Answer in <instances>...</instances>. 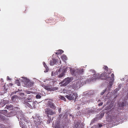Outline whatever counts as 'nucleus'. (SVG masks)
<instances>
[{
  "mask_svg": "<svg viewBox=\"0 0 128 128\" xmlns=\"http://www.w3.org/2000/svg\"><path fill=\"white\" fill-rule=\"evenodd\" d=\"M18 92V91H15V92H11V93L10 94V96H11V95H12L14 94H16V92Z\"/></svg>",
  "mask_w": 128,
  "mask_h": 128,
  "instance_id": "473e14b6",
  "label": "nucleus"
},
{
  "mask_svg": "<svg viewBox=\"0 0 128 128\" xmlns=\"http://www.w3.org/2000/svg\"><path fill=\"white\" fill-rule=\"evenodd\" d=\"M13 85V84L12 83H9L8 84V86H12Z\"/></svg>",
  "mask_w": 128,
  "mask_h": 128,
  "instance_id": "58836bf2",
  "label": "nucleus"
},
{
  "mask_svg": "<svg viewBox=\"0 0 128 128\" xmlns=\"http://www.w3.org/2000/svg\"><path fill=\"white\" fill-rule=\"evenodd\" d=\"M103 104V103L102 102H101L98 104L99 106H102Z\"/></svg>",
  "mask_w": 128,
  "mask_h": 128,
  "instance_id": "a19ab883",
  "label": "nucleus"
},
{
  "mask_svg": "<svg viewBox=\"0 0 128 128\" xmlns=\"http://www.w3.org/2000/svg\"><path fill=\"white\" fill-rule=\"evenodd\" d=\"M32 96V95H31L30 96Z\"/></svg>",
  "mask_w": 128,
  "mask_h": 128,
  "instance_id": "3c124183",
  "label": "nucleus"
},
{
  "mask_svg": "<svg viewBox=\"0 0 128 128\" xmlns=\"http://www.w3.org/2000/svg\"><path fill=\"white\" fill-rule=\"evenodd\" d=\"M77 96L78 95L76 93L70 92L66 96V97L68 100H73L74 98L75 99H76L78 97Z\"/></svg>",
  "mask_w": 128,
  "mask_h": 128,
  "instance_id": "39448f33",
  "label": "nucleus"
},
{
  "mask_svg": "<svg viewBox=\"0 0 128 128\" xmlns=\"http://www.w3.org/2000/svg\"><path fill=\"white\" fill-rule=\"evenodd\" d=\"M24 101H26L28 102H29L30 103L32 101V100L31 98H28L25 100Z\"/></svg>",
  "mask_w": 128,
  "mask_h": 128,
  "instance_id": "412c9836",
  "label": "nucleus"
},
{
  "mask_svg": "<svg viewBox=\"0 0 128 128\" xmlns=\"http://www.w3.org/2000/svg\"><path fill=\"white\" fill-rule=\"evenodd\" d=\"M42 86L45 89L48 90H52V88L49 87L48 86H45L44 84H42Z\"/></svg>",
  "mask_w": 128,
  "mask_h": 128,
  "instance_id": "dca6fc26",
  "label": "nucleus"
},
{
  "mask_svg": "<svg viewBox=\"0 0 128 128\" xmlns=\"http://www.w3.org/2000/svg\"><path fill=\"white\" fill-rule=\"evenodd\" d=\"M58 68H55V70H54V71H52V76H54L56 75H57L58 74V72L57 70Z\"/></svg>",
  "mask_w": 128,
  "mask_h": 128,
  "instance_id": "2eb2a0df",
  "label": "nucleus"
},
{
  "mask_svg": "<svg viewBox=\"0 0 128 128\" xmlns=\"http://www.w3.org/2000/svg\"><path fill=\"white\" fill-rule=\"evenodd\" d=\"M22 79H21L22 81L24 82L26 85L29 86L31 85L32 84L31 82L28 79L24 77H22Z\"/></svg>",
  "mask_w": 128,
  "mask_h": 128,
  "instance_id": "1a4fd4ad",
  "label": "nucleus"
},
{
  "mask_svg": "<svg viewBox=\"0 0 128 128\" xmlns=\"http://www.w3.org/2000/svg\"><path fill=\"white\" fill-rule=\"evenodd\" d=\"M116 120V121H118V120Z\"/></svg>",
  "mask_w": 128,
  "mask_h": 128,
  "instance_id": "603ef678",
  "label": "nucleus"
},
{
  "mask_svg": "<svg viewBox=\"0 0 128 128\" xmlns=\"http://www.w3.org/2000/svg\"><path fill=\"white\" fill-rule=\"evenodd\" d=\"M57 68L58 70V72H60L61 71H62V70L63 69V68H62H62H60L59 69H58V68Z\"/></svg>",
  "mask_w": 128,
  "mask_h": 128,
  "instance_id": "72a5a7b5",
  "label": "nucleus"
},
{
  "mask_svg": "<svg viewBox=\"0 0 128 128\" xmlns=\"http://www.w3.org/2000/svg\"><path fill=\"white\" fill-rule=\"evenodd\" d=\"M50 119H49V120H48V121H47V124H49L50 122Z\"/></svg>",
  "mask_w": 128,
  "mask_h": 128,
  "instance_id": "ea45409f",
  "label": "nucleus"
},
{
  "mask_svg": "<svg viewBox=\"0 0 128 128\" xmlns=\"http://www.w3.org/2000/svg\"><path fill=\"white\" fill-rule=\"evenodd\" d=\"M19 94L21 96L20 97H22L21 99H22V97L24 96V94L23 93H20Z\"/></svg>",
  "mask_w": 128,
  "mask_h": 128,
  "instance_id": "7c9ffc66",
  "label": "nucleus"
},
{
  "mask_svg": "<svg viewBox=\"0 0 128 128\" xmlns=\"http://www.w3.org/2000/svg\"><path fill=\"white\" fill-rule=\"evenodd\" d=\"M15 83L18 86L20 85V83L19 80H16V81Z\"/></svg>",
  "mask_w": 128,
  "mask_h": 128,
  "instance_id": "cd10ccee",
  "label": "nucleus"
},
{
  "mask_svg": "<svg viewBox=\"0 0 128 128\" xmlns=\"http://www.w3.org/2000/svg\"><path fill=\"white\" fill-rule=\"evenodd\" d=\"M6 108L9 110H12L13 108V106L11 105H6Z\"/></svg>",
  "mask_w": 128,
  "mask_h": 128,
  "instance_id": "aec40b11",
  "label": "nucleus"
},
{
  "mask_svg": "<svg viewBox=\"0 0 128 128\" xmlns=\"http://www.w3.org/2000/svg\"><path fill=\"white\" fill-rule=\"evenodd\" d=\"M52 63H53L52 62Z\"/></svg>",
  "mask_w": 128,
  "mask_h": 128,
  "instance_id": "864d4df0",
  "label": "nucleus"
},
{
  "mask_svg": "<svg viewBox=\"0 0 128 128\" xmlns=\"http://www.w3.org/2000/svg\"><path fill=\"white\" fill-rule=\"evenodd\" d=\"M42 94L41 93L38 94L36 95V97L37 99H40L41 97Z\"/></svg>",
  "mask_w": 128,
  "mask_h": 128,
  "instance_id": "393cba45",
  "label": "nucleus"
},
{
  "mask_svg": "<svg viewBox=\"0 0 128 128\" xmlns=\"http://www.w3.org/2000/svg\"><path fill=\"white\" fill-rule=\"evenodd\" d=\"M61 58L64 61L66 60L67 59L66 56L64 55L62 56L61 57Z\"/></svg>",
  "mask_w": 128,
  "mask_h": 128,
  "instance_id": "5701e85b",
  "label": "nucleus"
},
{
  "mask_svg": "<svg viewBox=\"0 0 128 128\" xmlns=\"http://www.w3.org/2000/svg\"><path fill=\"white\" fill-rule=\"evenodd\" d=\"M18 118L20 124V127L22 128H25V125L22 122V120L24 119L23 115L22 112H20V114H18Z\"/></svg>",
  "mask_w": 128,
  "mask_h": 128,
  "instance_id": "423d86ee",
  "label": "nucleus"
},
{
  "mask_svg": "<svg viewBox=\"0 0 128 128\" xmlns=\"http://www.w3.org/2000/svg\"><path fill=\"white\" fill-rule=\"evenodd\" d=\"M90 72H92L93 74L96 73L95 71L94 70H90Z\"/></svg>",
  "mask_w": 128,
  "mask_h": 128,
  "instance_id": "e433bc0d",
  "label": "nucleus"
},
{
  "mask_svg": "<svg viewBox=\"0 0 128 128\" xmlns=\"http://www.w3.org/2000/svg\"><path fill=\"white\" fill-rule=\"evenodd\" d=\"M70 70L71 73L73 75H75L77 74H81L84 72L83 69L81 68H70Z\"/></svg>",
  "mask_w": 128,
  "mask_h": 128,
  "instance_id": "20e7f679",
  "label": "nucleus"
},
{
  "mask_svg": "<svg viewBox=\"0 0 128 128\" xmlns=\"http://www.w3.org/2000/svg\"><path fill=\"white\" fill-rule=\"evenodd\" d=\"M64 52V51L61 50H59L56 53L57 54H61Z\"/></svg>",
  "mask_w": 128,
  "mask_h": 128,
  "instance_id": "b1692460",
  "label": "nucleus"
},
{
  "mask_svg": "<svg viewBox=\"0 0 128 128\" xmlns=\"http://www.w3.org/2000/svg\"><path fill=\"white\" fill-rule=\"evenodd\" d=\"M8 103L9 101L6 100V98H4L3 100H1L0 102V106H3Z\"/></svg>",
  "mask_w": 128,
  "mask_h": 128,
  "instance_id": "f8f14e48",
  "label": "nucleus"
},
{
  "mask_svg": "<svg viewBox=\"0 0 128 128\" xmlns=\"http://www.w3.org/2000/svg\"><path fill=\"white\" fill-rule=\"evenodd\" d=\"M1 80L2 82H3V80H2V79Z\"/></svg>",
  "mask_w": 128,
  "mask_h": 128,
  "instance_id": "a18cd8bd",
  "label": "nucleus"
},
{
  "mask_svg": "<svg viewBox=\"0 0 128 128\" xmlns=\"http://www.w3.org/2000/svg\"><path fill=\"white\" fill-rule=\"evenodd\" d=\"M24 92L26 94H30L31 92L30 91L26 90L24 91Z\"/></svg>",
  "mask_w": 128,
  "mask_h": 128,
  "instance_id": "c756f323",
  "label": "nucleus"
},
{
  "mask_svg": "<svg viewBox=\"0 0 128 128\" xmlns=\"http://www.w3.org/2000/svg\"><path fill=\"white\" fill-rule=\"evenodd\" d=\"M56 60L53 59L50 62V66H52L56 63Z\"/></svg>",
  "mask_w": 128,
  "mask_h": 128,
  "instance_id": "f3484780",
  "label": "nucleus"
},
{
  "mask_svg": "<svg viewBox=\"0 0 128 128\" xmlns=\"http://www.w3.org/2000/svg\"><path fill=\"white\" fill-rule=\"evenodd\" d=\"M65 75L63 71H62V72L61 74H60L58 75V76L59 78H61L63 77Z\"/></svg>",
  "mask_w": 128,
  "mask_h": 128,
  "instance_id": "4be33fe9",
  "label": "nucleus"
},
{
  "mask_svg": "<svg viewBox=\"0 0 128 128\" xmlns=\"http://www.w3.org/2000/svg\"><path fill=\"white\" fill-rule=\"evenodd\" d=\"M85 81V80L84 78H80L76 81L74 83H73L72 87L74 88L77 89L80 88V86H83L84 83H86Z\"/></svg>",
  "mask_w": 128,
  "mask_h": 128,
  "instance_id": "7ed1b4c3",
  "label": "nucleus"
},
{
  "mask_svg": "<svg viewBox=\"0 0 128 128\" xmlns=\"http://www.w3.org/2000/svg\"><path fill=\"white\" fill-rule=\"evenodd\" d=\"M67 68L66 67H65V68L64 67V69H63L62 70V71H63L64 72V73L65 72H66L67 71Z\"/></svg>",
  "mask_w": 128,
  "mask_h": 128,
  "instance_id": "c85d7f7f",
  "label": "nucleus"
},
{
  "mask_svg": "<svg viewBox=\"0 0 128 128\" xmlns=\"http://www.w3.org/2000/svg\"><path fill=\"white\" fill-rule=\"evenodd\" d=\"M24 104L25 105V106L26 108H32V105L30 104L26 101H24Z\"/></svg>",
  "mask_w": 128,
  "mask_h": 128,
  "instance_id": "4468645a",
  "label": "nucleus"
},
{
  "mask_svg": "<svg viewBox=\"0 0 128 128\" xmlns=\"http://www.w3.org/2000/svg\"><path fill=\"white\" fill-rule=\"evenodd\" d=\"M36 120L34 122V123L35 124V128H37L38 126L40 124H43V122L41 120V118L39 116H37L36 118Z\"/></svg>",
  "mask_w": 128,
  "mask_h": 128,
  "instance_id": "6e6552de",
  "label": "nucleus"
},
{
  "mask_svg": "<svg viewBox=\"0 0 128 128\" xmlns=\"http://www.w3.org/2000/svg\"><path fill=\"white\" fill-rule=\"evenodd\" d=\"M76 114L77 116H80V115H81L80 114V112H78Z\"/></svg>",
  "mask_w": 128,
  "mask_h": 128,
  "instance_id": "c9c22d12",
  "label": "nucleus"
},
{
  "mask_svg": "<svg viewBox=\"0 0 128 128\" xmlns=\"http://www.w3.org/2000/svg\"><path fill=\"white\" fill-rule=\"evenodd\" d=\"M60 99L61 100H64L65 101H66V99L63 96H60Z\"/></svg>",
  "mask_w": 128,
  "mask_h": 128,
  "instance_id": "2f4dec72",
  "label": "nucleus"
},
{
  "mask_svg": "<svg viewBox=\"0 0 128 128\" xmlns=\"http://www.w3.org/2000/svg\"><path fill=\"white\" fill-rule=\"evenodd\" d=\"M69 115H70V116H72V114H69Z\"/></svg>",
  "mask_w": 128,
  "mask_h": 128,
  "instance_id": "49530a36",
  "label": "nucleus"
},
{
  "mask_svg": "<svg viewBox=\"0 0 128 128\" xmlns=\"http://www.w3.org/2000/svg\"><path fill=\"white\" fill-rule=\"evenodd\" d=\"M3 111H6V112H6V111H7V110H3Z\"/></svg>",
  "mask_w": 128,
  "mask_h": 128,
  "instance_id": "de8ad7c7",
  "label": "nucleus"
},
{
  "mask_svg": "<svg viewBox=\"0 0 128 128\" xmlns=\"http://www.w3.org/2000/svg\"><path fill=\"white\" fill-rule=\"evenodd\" d=\"M60 124L59 123H56L55 126L54 123H53L52 126L53 127H54V128H60Z\"/></svg>",
  "mask_w": 128,
  "mask_h": 128,
  "instance_id": "a211bd4d",
  "label": "nucleus"
},
{
  "mask_svg": "<svg viewBox=\"0 0 128 128\" xmlns=\"http://www.w3.org/2000/svg\"><path fill=\"white\" fill-rule=\"evenodd\" d=\"M103 68L105 70H108V68L106 66H104Z\"/></svg>",
  "mask_w": 128,
  "mask_h": 128,
  "instance_id": "f704fd0d",
  "label": "nucleus"
},
{
  "mask_svg": "<svg viewBox=\"0 0 128 128\" xmlns=\"http://www.w3.org/2000/svg\"><path fill=\"white\" fill-rule=\"evenodd\" d=\"M31 105H32V108H35V102H33L32 101L31 102H30Z\"/></svg>",
  "mask_w": 128,
  "mask_h": 128,
  "instance_id": "bb28decb",
  "label": "nucleus"
},
{
  "mask_svg": "<svg viewBox=\"0 0 128 128\" xmlns=\"http://www.w3.org/2000/svg\"><path fill=\"white\" fill-rule=\"evenodd\" d=\"M103 124H98V127H101L103 126Z\"/></svg>",
  "mask_w": 128,
  "mask_h": 128,
  "instance_id": "4c0bfd02",
  "label": "nucleus"
},
{
  "mask_svg": "<svg viewBox=\"0 0 128 128\" xmlns=\"http://www.w3.org/2000/svg\"><path fill=\"white\" fill-rule=\"evenodd\" d=\"M43 64L44 66L46 68V70L44 71V72H47L49 70V69L48 67L47 66L46 64L44 62H43Z\"/></svg>",
  "mask_w": 128,
  "mask_h": 128,
  "instance_id": "6ab92c4d",
  "label": "nucleus"
},
{
  "mask_svg": "<svg viewBox=\"0 0 128 128\" xmlns=\"http://www.w3.org/2000/svg\"><path fill=\"white\" fill-rule=\"evenodd\" d=\"M32 118H33L34 119V118L33 117V116H32Z\"/></svg>",
  "mask_w": 128,
  "mask_h": 128,
  "instance_id": "8fccbe9b",
  "label": "nucleus"
},
{
  "mask_svg": "<svg viewBox=\"0 0 128 128\" xmlns=\"http://www.w3.org/2000/svg\"><path fill=\"white\" fill-rule=\"evenodd\" d=\"M61 108H60L58 110V111L59 112H60L61 110Z\"/></svg>",
  "mask_w": 128,
  "mask_h": 128,
  "instance_id": "c03bdc74",
  "label": "nucleus"
},
{
  "mask_svg": "<svg viewBox=\"0 0 128 128\" xmlns=\"http://www.w3.org/2000/svg\"><path fill=\"white\" fill-rule=\"evenodd\" d=\"M45 112L46 114L50 115H52L54 113L50 109L48 108L45 109Z\"/></svg>",
  "mask_w": 128,
  "mask_h": 128,
  "instance_id": "9b49d317",
  "label": "nucleus"
},
{
  "mask_svg": "<svg viewBox=\"0 0 128 128\" xmlns=\"http://www.w3.org/2000/svg\"><path fill=\"white\" fill-rule=\"evenodd\" d=\"M72 80V78H68L65 79L60 83L61 84L60 86H65L68 84Z\"/></svg>",
  "mask_w": 128,
  "mask_h": 128,
  "instance_id": "0eeeda50",
  "label": "nucleus"
},
{
  "mask_svg": "<svg viewBox=\"0 0 128 128\" xmlns=\"http://www.w3.org/2000/svg\"><path fill=\"white\" fill-rule=\"evenodd\" d=\"M66 114H65V115H64L63 116V118H66V117H67V116L66 115Z\"/></svg>",
  "mask_w": 128,
  "mask_h": 128,
  "instance_id": "79ce46f5",
  "label": "nucleus"
},
{
  "mask_svg": "<svg viewBox=\"0 0 128 128\" xmlns=\"http://www.w3.org/2000/svg\"><path fill=\"white\" fill-rule=\"evenodd\" d=\"M104 112H102L100 115L99 118L100 119L103 117L104 114Z\"/></svg>",
  "mask_w": 128,
  "mask_h": 128,
  "instance_id": "a878e982",
  "label": "nucleus"
},
{
  "mask_svg": "<svg viewBox=\"0 0 128 128\" xmlns=\"http://www.w3.org/2000/svg\"><path fill=\"white\" fill-rule=\"evenodd\" d=\"M106 72L105 73H103L100 74H94L92 75V76H88L89 79H88V80H87V81L88 80V82H90L91 81H95L96 79H106L105 75L106 73Z\"/></svg>",
  "mask_w": 128,
  "mask_h": 128,
  "instance_id": "f03ea898",
  "label": "nucleus"
},
{
  "mask_svg": "<svg viewBox=\"0 0 128 128\" xmlns=\"http://www.w3.org/2000/svg\"><path fill=\"white\" fill-rule=\"evenodd\" d=\"M48 104L51 108L54 109H55L56 108V107L55 106L54 104L52 103V100H50L48 101Z\"/></svg>",
  "mask_w": 128,
  "mask_h": 128,
  "instance_id": "ddd939ff",
  "label": "nucleus"
},
{
  "mask_svg": "<svg viewBox=\"0 0 128 128\" xmlns=\"http://www.w3.org/2000/svg\"><path fill=\"white\" fill-rule=\"evenodd\" d=\"M7 80H10V78H9V77L8 76L7 77Z\"/></svg>",
  "mask_w": 128,
  "mask_h": 128,
  "instance_id": "37998d69",
  "label": "nucleus"
},
{
  "mask_svg": "<svg viewBox=\"0 0 128 128\" xmlns=\"http://www.w3.org/2000/svg\"><path fill=\"white\" fill-rule=\"evenodd\" d=\"M75 127H76V128H77L78 127V125H77V126L76 125Z\"/></svg>",
  "mask_w": 128,
  "mask_h": 128,
  "instance_id": "09e8293b",
  "label": "nucleus"
},
{
  "mask_svg": "<svg viewBox=\"0 0 128 128\" xmlns=\"http://www.w3.org/2000/svg\"><path fill=\"white\" fill-rule=\"evenodd\" d=\"M21 98H22L21 97H20V96L18 97L16 95H14L12 97L11 100L12 102H17L18 99H20Z\"/></svg>",
  "mask_w": 128,
  "mask_h": 128,
  "instance_id": "9d476101",
  "label": "nucleus"
},
{
  "mask_svg": "<svg viewBox=\"0 0 128 128\" xmlns=\"http://www.w3.org/2000/svg\"><path fill=\"white\" fill-rule=\"evenodd\" d=\"M110 72L109 74L108 72L106 73V75L105 76L106 77V79H104L106 80L107 81H108L109 82V83L108 84V86L107 88L104 90L101 93V95H103L106 92V90H110V88L112 87V85L113 84L112 83L114 82V75L113 74H112L110 76H109V74H110Z\"/></svg>",
  "mask_w": 128,
  "mask_h": 128,
  "instance_id": "f257e3e1",
  "label": "nucleus"
}]
</instances>
